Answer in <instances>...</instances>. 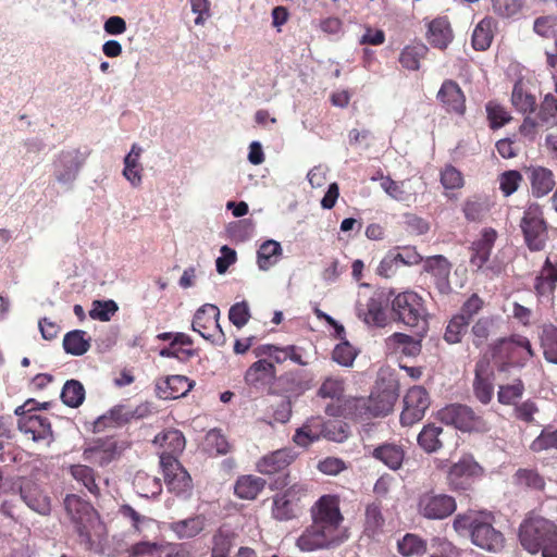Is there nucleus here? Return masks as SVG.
Here are the masks:
<instances>
[{"label": "nucleus", "mask_w": 557, "mask_h": 557, "mask_svg": "<svg viewBox=\"0 0 557 557\" xmlns=\"http://www.w3.org/2000/svg\"><path fill=\"white\" fill-rule=\"evenodd\" d=\"M518 537L528 553L557 557V524L553 520L530 512L520 523Z\"/></svg>", "instance_id": "1"}, {"label": "nucleus", "mask_w": 557, "mask_h": 557, "mask_svg": "<svg viewBox=\"0 0 557 557\" xmlns=\"http://www.w3.org/2000/svg\"><path fill=\"white\" fill-rule=\"evenodd\" d=\"M394 320L411 329L420 338L428 331V309L424 299L416 292L397 294L391 304Z\"/></svg>", "instance_id": "2"}, {"label": "nucleus", "mask_w": 557, "mask_h": 557, "mask_svg": "<svg viewBox=\"0 0 557 557\" xmlns=\"http://www.w3.org/2000/svg\"><path fill=\"white\" fill-rule=\"evenodd\" d=\"M297 454L292 448H281L262 456L256 463V470L263 475H275L270 488L283 490L290 484V475L287 468L295 461Z\"/></svg>", "instance_id": "3"}, {"label": "nucleus", "mask_w": 557, "mask_h": 557, "mask_svg": "<svg viewBox=\"0 0 557 557\" xmlns=\"http://www.w3.org/2000/svg\"><path fill=\"white\" fill-rule=\"evenodd\" d=\"M519 226L524 244L531 251H541L545 248L548 239V224L544 218L543 208L539 203H530L524 209Z\"/></svg>", "instance_id": "4"}, {"label": "nucleus", "mask_w": 557, "mask_h": 557, "mask_svg": "<svg viewBox=\"0 0 557 557\" xmlns=\"http://www.w3.org/2000/svg\"><path fill=\"white\" fill-rule=\"evenodd\" d=\"M128 447L129 442L117 435L98 437L84 448L83 457L91 463L106 467L117 460Z\"/></svg>", "instance_id": "5"}, {"label": "nucleus", "mask_w": 557, "mask_h": 557, "mask_svg": "<svg viewBox=\"0 0 557 557\" xmlns=\"http://www.w3.org/2000/svg\"><path fill=\"white\" fill-rule=\"evenodd\" d=\"M494 355L502 360L500 370L504 371L508 367H524L527 361L534 356V351L529 338L522 335H512L496 343Z\"/></svg>", "instance_id": "6"}, {"label": "nucleus", "mask_w": 557, "mask_h": 557, "mask_svg": "<svg viewBox=\"0 0 557 557\" xmlns=\"http://www.w3.org/2000/svg\"><path fill=\"white\" fill-rule=\"evenodd\" d=\"M483 474V467L473 457L466 456L450 466L446 481L450 491L463 494L471 492L475 481Z\"/></svg>", "instance_id": "7"}, {"label": "nucleus", "mask_w": 557, "mask_h": 557, "mask_svg": "<svg viewBox=\"0 0 557 557\" xmlns=\"http://www.w3.org/2000/svg\"><path fill=\"white\" fill-rule=\"evenodd\" d=\"M438 414L444 423L451 424L463 432H486L490 429L483 416L467 405H448Z\"/></svg>", "instance_id": "8"}, {"label": "nucleus", "mask_w": 557, "mask_h": 557, "mask_svg": "<svg viewBox=\"0 0 557 557\" xmlns=\"http://www.w3.org/2000/svg\"><path fill=\"white\" fill-rule=\"evenodd\" d=\"M312 522L323 527L334 535L347 537L341 528L343 516L339 510V498L334 495H323L312 507Z\"/></svg>", "instance_id": "9"}, {"label": "nucleus", "mask_w": 557, "mask_h": 557, "mask_svg": "<svg viewBox=\"0 0 557 557\" xmlns=\"http://www.w3.org/2000/svg\"><path fill=\"white\" fill-rule=\"evenodd\" d=\"M457 509L455 497L433 491L421 494L417 503L418 513L428 520H444Z\"/></svg>", "instance_id": "10"}, {"label": "nucleus", "mask_w": 557, "mask_h": 557, "mask_svg": "<svg viewBox=\"0 0 557 557\" xmlns=\"http://www.w3.org/2000/svg\"><path fill=\"white\" fill-rule=\"evenodd\" d=\"M220 309L215 305L206 304L195 313L191 329L201 337L216 345L225 343V335L219 324Z\"/></svg>", "instance_id": "11"}, {"label": "nucleus", "mask_w": 557, "mask_h": 557, "mask_svg": "<svg viewBox=\"0 0 557 557\" xmlns=\"http://www.w3.org/2000/svg\"><path fill=\"white\" fill-rule=\"evenodd\" d=\"M386 304L382 294L376 292L362 293L358 295L356 311L369 326L383 327L386 325Z\"/></svg>", "instance_id": "12"}, {"label": "nucleus", "mask_w": 557, "mask_h": 557, "mask_svg": "<svg viewBox=\"0 0 557 557\" xmlns=\"http://www.w3.org/2000/svg\"><path fill=\"white\" fill-rule=\"evenodd\" d=\"M430 404L429 393L423 386L410 387L404 397V409L400 413L401 425L411 426L422 420Z\"/></svg>", "instance_id": "13"}, {"label": "nucleus", "mask_w": 557, "mask_h": 557, "mask_svg": "<svg viewBox=\"0 0 557 557\" xmlns=\"http://www.w3.org/2000/svg\"><path fill=\"white\" fill-rule=\"evenodd\" d=\"M160 465L168 490L177 496H189L193 491V480L180 461L165 457Z\"/></svg>", "instance_id": "14"}, {"label": "nucleus", "mask_w": 557, "mask_h": 557, "mask_svg": "<svg viewBox=\"0 0 557 557\" xmlns=\"http://www.w3.org/2000/svg\"><path fill=\"white\" fill-rule=\"evenodd\" d=\"M450 270L451 263L442 255L428 257L423 263V272L430 275L431 285L442 296H447L453 290Z\"/></svg>", "instance_id": "15"}, {"label": "nucleus", "mask_w": 557, "mask_h": 557, "mask_svg": "<svg viewBox=\"0 0 557 557\" xmlns=\"http://www.w3.org/2000/svg\"><path fill=\"white\" fill-rule=\"evenodd\" d=\"M344 541V536L334 535L312 522V524L301 533L297 539L296 545L302 552H313L317 549L329 548L339 545Z\"/></svg>", "instance_id": "16"}, {"label": "nucleus", "mask_w": 557, "mask_h": 557, "mask_svg": "<svg viewBox=\"0 0 557 557\" xmlns=\"http://www.w3.org/2000/svg\"><path fill=\"white\" fill-rule=\"evenodd\" d=\"M368 403L367 397H347L343 403L327 404L324 412L330 417L368 421L372 419Z\"/></svg>", "instance_id": "17"}, {"label": "nucleus", "mask_w": 557, "mask_h": 557, "mask_svg": "<svg viewBox=\"0 0 557 557\" xmlns=\"http://www.w3.org/2000/svg\"><path fill=\"white\" fill-rule=\"evenodd\" d=\"M18 429L25 435H29L34 442L50 444L53 441L51 422L46 416L26 414L18 419Z\"/></svg>", "instance_id": "18"}, {"label": "nucleus", "mask_w": 557, "mask_h": 557, "mask_svg": "<svg viewBox=\"0 0 557 557\" xmlns=\"http://www.w3.org/2000/svg\"><path fill=\"white\" fill-rule=\"evenodd\" d=\"M471 540L475 546L493 553L500 552L505 546L503 533L484 521H479L473 525Z\"/></svg>", "instance_id": "19"}, {"label": "nucleus", "mask_w": 557, "mask_h": 557, "mask_svg": "<svg viewBox=\"0 0 557 557\" xmlns=\"http://www.w3.org/2000/svg\"><path fill=\"white\" fill-rule=\"evenodd\" d=\"M497 239V232L492 227H485L481 232V236L475 239L470 249V264L476 270L482 269L490 260L492 249Z\"/></svg>", "instance_id": "20"}, {"label": "nucleus", "mask_w": 557, "mask_h": 557, "mask_svg": "<svg viewBox=\"0 0 557 557\" xmlns=\"http://www.w3.org/2000/svg\"><path fill=\"white\" fill-rule=\"evenodd\" d=\"M245 382L253 388L271 386L276 379V369L272 361L259 359L245 373Z\"/></svg>", "instance_id": "21"}, {"label": "nucleus", "mask_w": 557, "mask_h": 557, "mask_svg": "<svg viewBox=\"0 0 557 557\" xmlns=\"http://www.w3.org/2000/svg\"><path fill=\"white\" fill-rule=\"evenodd\" d=\"M405 448L401 444L395 442H385L372 448L370 456L376 461L382 462L391 470L401 468L405 459Z\"/></svg>", "instance_id": "22"}, {"label": "nucleus", "mask_w": 557, "mask_h": 557, "mask_svg": "<svg viewBox=\"0 0 557 557\" xmlns=\"http://www.w3.org/2000/svg\"><path fill=\"white\" fill-rule=\"evenodd\" d=\"M323 417L312 416L306 419L301 426L297 428L293 442L302 448H308L311 444L323 440Z\"/></svg>", "instance_id": "23"}, {"label": "nucleus", "mask_w": 557, "mask_h": 557, "mask_svg": "<svg viewBox=\"0 0 557 557\" xmlns=\"http://www.w3.org/2000/svg\"><path fill=\"white\" fill-rule=\"evenodd\" d=\"M133 418L134 412L125 405H116L95 420L92 431L95 433H100L108 429L121 428L128 423Z\"/></svg>", "instance_id": "24"}, {"label": "nucleus", "mask_w": 557, "mask_h": 557, "mask_svg": "<svg viewBox=\"0 0 557 557\" xmlns=\"http://www.w3.org/2000/svg\"><path fill=\"white\" fill-rule=\"evenodd\" d=\"M154 443L159 444L162 448L160 453V463L163 462V458L177 459L178 455L185 448V437L180 430L169 429L156 436Z\"/></svg>", "instance_id": "25"}, {"label": "nucleus", "mask_w": 557, "mask_h": 557, "mask_svg": "<svg viewBox=\"0 0 557 557\" xmlns=\"http://www.w3.org/2000/svg\"><path fill=\"white\" fill-rule=\"evenodd\" d=\"M437 98L447 109V111L455 112L459 115L465 113L466 98L461 88L456 82L446 79L437 92Z\"/></svg>", "instance_id": "26"}, {"label": "nucleus", "mask_w": 557, "mask_h": 557, "mask_svg": "<svg viewBox=\"0 0 557 557\" xmlns=\"http://www.w3.org/2000/svg\"><path fill=\"white\" fill-rule=\"evenodd\" d=\"M157 393L163 399H176L185 396L193 384L187 376L170 375L157 382Z\"/></svg>", "instance_id": "27"}, {"label": "nucleus", "mask_w": 557, "mask_h": 557, "mask_svg": "<svg viewBox=\"0 0 557 557\" xmlns=\"http://www.w3.org/2000/svg\"><path fill=\"white\" fill-rule=\"evenodd\" d=\"M21 497L26 505L39 513H47L50 510V498L45 495L39 486L32 482L25 481L20 488Z\"/></svg>", "instance_id": "28"}, {"label": "nucleus", "mask_w": 557, "mask_h": 557, "mask_svg": "<svg viewBox=\"0 0 557 557\" xmlns=\"http://www.w3.org/2000/svg\"><path fill=\"white\" fill-rule=\"evenodd\" d=\"M557 286V263L547 257L534 280V290L539 297L553 295Z\"/></svg>", "instance_id": "29"}, {"label": "nucleus", "mask_w": 557, "mask_h": 557, "mask_svg": "<svg viewBox=\"0 0 557 557\" xmlns=\"http://www.w3.org/2000/svg\"><path fill=\"white\" fill-rule=\"evenodd\" d=\"M267 481L253 474L239 475L234 484V493L240 499L253 500L264 490Z\"/></svg>", "instance_id": "30"}, {"label": "nucleus", "mask_w": 557, "mask_h": 557, "mask_svg": "<svg viewBox=\"0 0 557 557\" xmlns=\"http://www.w3.org/2000/svg\"><path fill=\"white\" fill-rule=\"evenodd\" d=\"M386 345L389 349L410 357L418 356L421 352V339L414 336L395 332L386 338Z\"/></svg>", "instance_id": "31"}, {"label": "nucleus", "mask_w": 557, "mask_h": 557, "mask_svg": "<svg viewBox=\"0 0 557 557\" xmlns=\"http://www.w3.org/2000/svg\"><path fill=\"white\" fill-rule=\"evenodd\" d=\"M346 381L339 375H329L317 391V396L323 399H332L333 404L343 403L345 397Z\"/></svg>", "instance_id": "32"}, {"label": "nucleus", "mask_w": 557, "mask_h": 557, "mask_svg": "<svg viewBox=\"0 0 557 557\" xmlns=\"http://www.w3.org/2000/svg\"><path fill=\"white\" fill-rule=\"evenodd\" d=\"M205 517L193 516L187 519L169 523V529L180 539H191L197 536L205 529Z\"/></svg>", "instance_id": "33"}, {"label": "nucleus", "mask_w": 557, "mask_h": 557, "mask_svg": "<svg viewBox=\"0 0 557 557\" xmlns=\"http://www.w3.org/2000/svg\"><path fill=\"white\" fill-rule=\"evenodd\" d=\"M72 478L84 486L95 497L100 496L96 471L87 465H73L70 467Z\"/></svg>", "instance_id": "34"}, {"label": "nucleus", "mask_w": 557, "mask_h": 557, "mask_svg": "<svg viewBox=\"0 0 557 557\" xmlns=\"http://www.w3.org/2000/svg\"><path fill=\"white\" fill-rule=\"evenodd\" d=\"M443 431L442 426L434 423L424 425L418 435V445L429 454L440 450L443 447Z\"/></svg>", "instance_id": "35"}, {"label": "nucleus", "mask_w": 557, "mask_h": 557, "mask_svg": "<svg viewBox=\"0 0 557 557\" xmlns=\"http://www.w3.org/2000/svg\"><path fill=\"white\" fill-rule=\"evenodd\" d=\"M473 392L475 398L483 405L490 404L494 395L493 381L491 376L483 371V367L480 363L475 366Z\"/></svg>", "instance_id": "36"}, {"label": "nucleus", "mask_w": 557, "mask_h": 557, "mask_svg": "<svg viewBox=\"0 0 557 557\" xmlns=\"http://www.w3.org/2000/svg\"><path fill=\"white\" fill-rule=\"evenodd\" d=\"M495 325V319L491 315L479 318L471 326V343L475 348L483 347L490 339Z\"/></svg>", "instance_id": "37"}, {"label": "nucleus", "mask_w": 557, "mask_h": 557, "mask_svg": "<svg viewBox=\"0 0 557 557\" xmlns=\"http://www.w3.org/2000/svg\"><path fill=\"white\" fill-rule=\"evenodd\" d=\"M367 399L372 419L388 414L395 404L394 394L387 391L372 393Z\"/></svg>", "instance_id": "38"}, {"label": "nucleus", "mask_w": 557, "mask_h": 557, "mask_svg": "<svg viewBox=\"0 0 557 557\" xmlns=\"http://www.w3.org/2000/svg\"><path fill=\"white\" fill-rule=\"evenodd\" d=\"M515 484L535 492H543L546 485L545 479L535 469L520 468L513 474Z\"/></svg>", "instance_id": "39"}, {"label": "nucleus", "mask_w": 557, "mask_h": 557, "mask_svg": "<svg viewBox=\"0 0 557 557\" xmlns=\"http://www.w3.org/2000/svg\"><path fill=\"white\" fill-rule=\"evenodd\" d=\"M428 39L429 42L436 48H446L451 39V32L448 22L444 18H436L432 21L429 25Z\"/></svg>", "instance_id": "40"}, {"label": "nucleus", "mask_w": 557, "mask_h": 557, "mask_svg": "<svg viewBox=\"0 0 557 557\" xmlns=\"http://www.w3.org/2000/svg\"><path fill=\"white\" fill-rule=\"evenodd\" d=\"M282 255V247L281 244L276 240L269 239L264 242L258 249L257 252V262L258 267L267 271L271 267H273L277 260L278 257Z\"/></svg>", "instance_id": "41"}, {"label": "nucleus", "mask_w": 557, "mask_h": 557, "mask_svg": "<svg viewBox=\"0 0 557 557\" xmlns=\"http://www.w3.org/2000/svg\"><path fill=\"white\" fill-rule=\"evenodd\" d=\"M385 519L379 503L369 504L366 508L364 533L374 537L383 531Z\"/></svg>", "instance_id": "42"}, {"label": "nucleus", "mask_w": 557, "mask_h": 557, "mask_svg": "<svg viewBox=\"0 0 557 557\" xmlns=\"http://www.w3.org/2000/svg\"><path fill=\"white\" fill-rule=\"evenodd\" d=\"M493 25L494 21L491 17H485L478 23L472 33V46L475 50H486L493 39Z\"/></svg>", "instance_id": "43"}, {"label": "nucleus", "mask_w": 557, "mask_h": 557, "mask_svg": "<svg viewBox=\"0 0 557 557\" xmlns=\"http://www.w3.org/2000/svg\"><path fill=\"white\" fill-rule=\"evenodd\" d=\"M133 484L137 493L144 497L158 495L162 490L160 479L149 475L144 471H138L135 474Z\"/></svg>", "instance_id": "44"}, {"label": "nucleus", "mask_w": 557, "mask_h": 557, "mask_svg": "<svg viewBox=\"0 0 557 557\" xmlns=\"http://www.w3.org/2000/svg\"><path fill=\"white\" fill-rule=\"evenodd\" d=\"M85 335L86 332L82 330H74L66 333L63 338L64 350L73 356H82L87 352L90 343Z\"/></svg>", "instance_id": "45"}, {"label": "nucleus", "mask_w": 557, "mask_h": 557, "mask_svg": "<svg viewBox=\"0 0 557 557\" xmlns=\"http://www.w3.org/2000/svg\"><path fill=\"white\" fill-rule=\"evenodd\" d=\"M397 549L404 557L420 556L426 552V542L417 534L407 533L398 541Z\"/></svg>", "instance_id": "46"}, {"label": "nucleus", "mask_w": 557, "mask_h": 557, "mask_svg": "<svg viewBox=\"0 0 557 557\" xmlns=\"http://www.w3.org/2000/svg\"><path fill=\"white\" fill-rule=\"evenodd\" d=\"M297 485H293L288 491H286L283 495L275 496L273 499V508L272 515L276 520L287 521L296 517V510L293 503L288 499L292 491L295 490Z\"/></svg>", "instance_id": "47"}, {"label": "nucleus", "mask_w": 557, "mask_h": 557, "mask_svg": "<svg viewBox=\"0 0 557 557\" xmlns=\"http://www.w3.org/2000/svg\"><path fill=\"white\" fill-rule=\"evenodd\" d=\"M541 347L547 362L557 364V327L545 325L541 335Z\"/></svg>", "instance_id": "48"}, {"label": "nucleus", "mask_w": 557, "mask_h": 557, "mask_svg": "<svg viewBox=\"0 0 557 557\" xmlns=\"http://www.w3.org/2000/svg\"><path fill=\"white\" fill-rule=\"evenodd\" d=\"M61 399L71 408L79 407L85 399V388L83 384L76 380L66 381L61 391Z\"/></svg>", "instance_id": "49"}, {"label": "nucleus", "mask_w": 557, "mask_h": 557, "mask_svg": "<svg viewBox=\"0 0 557 557\" xmlns=\"http://www.w3.org/2000/svg\"><path fill=\"white\" fill-rule=\"evenodd\" d=\"M470 323L462 318V315L454 314L451 319L448 321L444 339L448 344H459L461 343L463 336L468 332Z\"/></svg>", "instance_id": "50"}, {"label": "nucleus", "mask_w": 557, "mask_h": 557, "mask_svg": "<svg viewBox=\"0 0 557 557\" xmlns=\"http://www.w3.org/2000/svg\"><path fill=\"white\" fill-rule=\"evenodd\" d=\"M428 53V47L423 44L407 46L400 53L399 62L408 70L417 71L420 67V60Z\"/></svg>", "instance_id": "51"}, {"label": "nucleus", "mask_w": 557, "mask_h": 557, "mask_svg": "<svg viewBox=\"0 0 557 557\" xmlns=\"http://www.w3.org/2000/svg\"><path fill=\"white\" fill-rule=\"evenodd\" d=\"M525 391L524 383L521 379H516L511 384L499 385L497 399L502 405H516Z\"/></svg>", "instance_id": "52"}, {"label": "nucleus", "mask_w": 557, "mask_h": 557, "mask_svg": "<svg viewBox=\"0 0 557 557\" xmlns=\"http://www.w3.org/2000/svg\"><path fill=\"white\" fill-rule=\"evenodd\" d=\"M323 440L342 443L349 436V426L339 420H325L323 418Z\"/></svg>", "instance_id": "53"}, {"label": "nucleus", "mask_w": 557, "mask_h": 557, "mask_svg": "<svg viewBox=\"0 0 557 557\" xmlns=\"http://www.w3.org/2000/svg\"><path fill=\"white\" fill-rule=\"evenodd\" d=\"M87 152L79 149H70L60 156L59 164L70 173L78 172L86 161Z\"/></svg>", "instance_id": "54"}, {"label": "nucleus", "mask_w": 557, "mask_h": 557, "mask_svg": "<svg viewBox=\"0 0 557 557\" xmlns=\"http://www.w3.org/2000/svg\"><path fill=\"white\" fill-rule=\"evenodd\" d=\"M512 104L520 112H532L535 108V98L523 90L521 83H516L511 95Z\"/></svg>", "instance_id": "55"}, {"label": "nucleus", "mask_w": 557, "mask_h": 557, "mask_svg": "<svg viewBox=\"0 0 557 557\" xmlns=\"http://www.w3.org/2000/svg\"><path fill=\"white\" fill-rule=\"evenodd\" d=\"M64 506L72 519L79 522L85 515H88L92 510L91 506L82 500L77 495H67L64 499Z\"/></svg>", "instance_id": "56"}, {"label": "nucleus", "mask_w": 557, "mask_h": 557, "mask_svg": "<svg viewBox=\"0 0 557 557\" xmlns=\"http://www.w3.org/2000/svg\"><path fill=\"white\" fill-rule=\"evenodd\" d=\"M119 310L114 300H95L89 315L94 320L107 322Z\"/></svg>", "instance_id": "57"}, {"label": "nucleus", "mask_w": 557, "mask_h": 557, "mask_svg": "<svg viewBox=\"0 0 557 557\" xmlns=\"http://www.w3.org/2000/svg\"><path fill=\"white\" fill-rule=\"evenodd\" d=\"M356 357V349L347 341L337 344L332 352V359L343 367H351Z\"/></svg>", "instance_id": "58"}, {"label": "nucleus", "mask_w": 557, "mask_h": 557, "mask_svg": "<svg viewBox=\"0 0 557 557\" xmlns=\"http://www.w3.org/2000/svg\"><path fill=\"white\" fill-rule=\"evenodd\" d=\"M233 535L219 532L213 535L210 557H230L233 548Z\"/></svg>", "instance_id": "59"}, {"label": "nucleus", "mask_w": 557, "mask_h": 557, "mask_svg": "<svg viewBox=\"0 0 557 557\" xmlns=\"http://www.w3.org/2000/svg\"><path fill=\"white\" fill-rule=\"evenodd\" d=\"M530 449L534 453L557 449V430L550 431L544 429L540 435L532 441Z\"/></svg>", "instance_id": "60"}, {"label": "nucleus", "mask_w": 557, "mask_h": 557, "mask_svg": "<svg viewBox=\"0 0 557 557\" xmlns=\"http://www.w3.org/2000/svg\"><path fill=\"white\" fill-rule=\"evenodd\" d=\"M485 301L476 293H473L468 299L461 305L460 311L457 313L462 315L469 323L478 315L484 308Z\"/></svg>", "instance_id": "61"}, {"label": "nucleus", "mask_w": 557, "mask_h": 557, "mask_svg": "<svg viewBox=\"0 0 557 557\" xmlns=\"http://www.w3.org/2000/svg\"><path fill=\"white\" fill-rule=\"evenodd\" d=\"M539 116L543 123L549 126L557 124V99L547 94L541 104Z\"/></svg>", "instance_id": "62"}, {"label": "nucleus", "mask_w": 557, "mask_h": 557, "mask_svg": "<svg viewBox=\"0 0 557 557\" xmlns=\"http://www.w3.org/2000/svg\"><path fill=\"white\" fill-rule=\"evenodd\" d=\"M160 543L140 541L127 548L129 557H158Z\"/></svg>", "instance_id": "63"}, {"label": "nucleus", "mask_w": 557, "mask_h": 557, "mask_svg": "<svg viewBox=\"0 0 557 557\" xmlns=\"http://www.w3.org/2000/svg\"><path fill=\"white\" fill-rule=\"evenodd\" d=\"M533 29L542 37H557V16L547 15L535 18Z\"/></svg>", "instance_id": "64"}]
</instances>
